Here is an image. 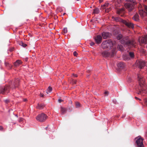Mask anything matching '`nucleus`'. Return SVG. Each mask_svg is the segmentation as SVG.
Segmentation results:
<instances>
[{"label": "nucleus", "instance_id": "1", "mask_svg": "<svg viewBox=\"0 0 147 147\" xmlns=\"http://www.w3.org/2000/svg\"><path fill=\"white\" fill-rule=\"evenodd\" d=\"M120 43L127 46L135 47L136 42L133 39L130 40L128 36H125L120 41Z\"/></svg>", "mask_w": 147, "mask_h": 147}, {"label": "nucleus", "instance_id": "2", "mask_svg": "<svg viewBox=\"0 0 147 147\" xmlns=\"http://www.w3.org/2000/svg\"><path fill=\"white\" fill-rule=\"evenodd\" d=\"M138 78L139 84V87H138L139 92L138 94H141L142 96H144L143 93V88L144 84V79L143 78L142 76L140 74L138 75Z\"/></svg>", "mask_w": 147, "mask_h": 147}, {"label": "nucleus", "instance_id": "3", "mask_svg": "<svg viewBox=\"0 0 147 147\" xmlns=\"http://www.w3.org/2000/svg\"><path fill=\"white\" fill-rule=\"evenodd\" d=\"M115 43L113 42L111 40H107L104 41L101 44V47L103 49L108 48L111 49V47L114 45Z\"/></svg>", "mask_w": 147, "mask_h": 147}, {"label": "nucleus", "instance_id": "4", "mask_svg": "<svg viewBox=\"0 0 147 147\" xmlns=\"http://www.w3.org/2000/svg\"><path fill=\"white\" fill-rule=\"evenodd\" d=\"M48 117L46 115L42 113L39 114L36 117V119L38 121L40 122H44L47 119Z\"/></svg>", "mask_w": 147, "mask_h": 147}, {"label": "nucleus", "instance_id": "5", "mask_svg": "<svg viewBox=\"0 0 147 147\" xmlns=\"http://www.w3.org/2000/svg\"><path fill=\"white\" fill-rule=\"evenodd\" d=\"M115 53V52L114 50H113L111 53H110L107 51H104L102 53V56L105 58L108 57H113Z\"/></svg>", "mask_w": 147, "mask_h": 147}, {"label": "nucleus", "instance_id": "6", "mask_svg": "<svg viewBox=\"0 0 147 147\" xmlns=\"http://www.w3.org/2000/svg\"><path fill=\"white\" fill-rule=\"evenodd\" d=\"M10 87L9 86L5 87L0 86V93L5 94L9 92Z\"/></svg>", "mask_w": 147, "mask_h": 147}, {"label": "nucleus", "instance_id": "7", "mask_svg": "<svg viewBox=\"0 0 147 147\" xmlns=\"http://www.w3.org/2000/svg\"><path fill=\"white\" fill-rule=\"evenodd\" d=\"M144 139L141 137L138 138L136 141V147H144L143 141Z\"/></svg>", "mask_w": 147, "mask_h": 147}, {"label": "nucleus", "instance_id": "8", "mask_svg": "<svg viewBox=\"0 0 147 147\" xmlns=\"http://www.w3.org/2000/svg\"><path fill=\"white\" fill-rule=\"evenodd\" d=\"M145 65V62L143 60L137 61L136 63V66L140 69L142 68Z\"/></svg>", "mask_w": 147, "mask_h": 147}, {"label": "nucleus", "instance_id": "9", "mask_svg": "<svg viewBox=\"0 0 147 147\" xmlns=\"http://www.w3.org/2000/svg\"><path fill=\"white\" fill-rule=\"evenodd\" d=\"M135 4H131L126 3L125 4L124 6L129 12L131 11L134 9V5Z\"/></svg>", "mask_w": 147, "mask_h": 147}, {"label": "nucleus", "instance_id": "10", "mask_svg": "<svg viewBox=\"0 0 147 147\" xmlns=\"http://www.w3.org/2000/svg\"><path fill=\"white\" fill-rule=\"evenodd\" d=\"M123 23L127 27L129 28H134V25L133 24L129 21H127L125 20L123 21Z\"/></svg>", "mask_w": 147, "mask_h": 147}, {"label": "nucleus", "instance_id": "11", "mask_svg": "<svg viewBox=\"0 0 147 147\" xmlns=\"http://www.w3.org/2000/svg\"><path fill=\"white\" fill-rule=\"evenodd\" d=\"M94 39L96 41V43L99 44L101 43L102 40V36L100 35H97L95 37Z\"/></svg>", "mask_w": 147, "mask_h": 147}, {"label": "nucleus", "instance_id": "12", "mask_svg": "<svg viewBox=\"0 0 147 147\" xmlns=\"http://www.w3.org/2000/svg\"><path fill=\"white\" fill-rule=\"evenodd\" d=\"M144 11L143 10L142 11H140L139 13L141 16H144V14L146 13L147 15V6L146 5H144Z\"/></svg>", "mask_w": 147, "mask_h": 147}, {"label": "nucleus", "instance_id": "13", "mask_svg": "<svg viewBox=\"0 0 147 147\" xmlns=\"http://www.w3.org/2000/svg\"><path fill=\"white\" fill-rule=\"evenodd\" d=\"M138 40L140 42L147 43V35H146L144 37L141 38H140Z\"/></svg>", "mask_w": 147, "mask_h": 147}, {"label": "nucleus", "instance_id": "14", "mask_svg": "<svg viewBox=\"0 0 147 147\" xmlns=\"http://www.w3.org/2000/svg\"><path fill=\"white\" fill-rule=\"evenodd\" d=\"M124 13V10L123 8L119 9L117 11V14L120 15V16L122 17L123 16Z\"/></svg>", "mask_w": 147, "mask_h": 147}, {"label": "nucleus", "instance_id": "15", "mask_svg": "<svg viewBox=\"0 0 147 147\" xmlns=\"http://www.w3.org/2000/svg\"><path fill=\"white\" fill-rule=\"evenodd\" d=\"M113 19L116 22H121L123 23V21L124 20L118 17H113Z\"/></svg>", "mask_w": 147, "mask_h": 147}, {"label": "nucleus", "instance_id": "16", "mask_svg": "<svg viewBox=\"0 0 147 147\" xmlns=\"http://www.w3.org/2000/svg\"><path fill=\"white\" fill-rule=\"evenodd\" d=\"M110 35L109 33L103 32L102 33V36L104 39H106L108 38Z\"/></svg>", "mask_w": 147, "mask_h": 147}, {"label": "nucleus", "instance_id": "17", "mask_svg": "<svg viewBox=\"0 0 147 147\" xmlns=\"http://www.w3.org/2000/svg\"><path fill=\"white\" fill-rule=\"evenodd\" d=\"M67 110V109L64 108L62 106L61 107L60 111L61 113V114L63 115L65 113Z\"/></svg>", "mask_w": 147, "mask_h": 147}, {"label": "nucleus", "instance_id": "18", "mask_svg": "<svg viewBox=\"0 0 147 147\" xmlns=\"http://www.w3.org/2000/svg\"><path fill=\"white\" fill-rule=\"evenodd\" d=\"M19 79H16L13 82V85L14 86V88H16L18 86L19 84Z\"/></svg>", "mask_w": 147, "mask_h": 147}, {"label": "nucleus", "instance_id": "19", "mask_svg": "<svg viewBox=\"0 0 147 147\" xmlns=\"http://www.w3.org/2000/svg\"><path fill=\"white\" fill-rule=\"evenodd\" d=\"M22 62L21 61L18 60L16 62L14 63V65L15 67H17L19 66L21 64Z\"/></svg>", "mask_w": 147, "mask_h": 147}, {"label": "nucleus", "instance_id": "20", "mask_svg": "<svg viewBox=\"0 0 147 147\" xmlns=\"http://www.w3.org/2000/svg\"><path fill=\"white\" fill-rule=\"evenodd\" d=\"M139 16L138 13H136L135 15L133 17V19L136 21H138L139 20Z\"/></svg>", "mask_w": 147, "mask_h": 147}, {"label": "nucleus", "instance_id": "21", "mask_svg": "<svg viewBox=\"0 0 147 147\" xmlns=\"http://www.w3.org/2000/svg\"><path fill=\"white\" fill-rule=\"evenodd\" d=\"M45 105L42 104H38V106L36 107L37 109H42L45 107Z\"/></svg>", "mask_w": 147, "mask_h": 147}, {"label": "nucleus", "instance_id": "22", "mask_svg": "<svg viewBox=\"0 0 147 147\" xmlns=\"http://www.w3.org/2000/svg\"><path fill=\"white\" fill-rule=\"evenodd\" d=\"M117 66L119 68H122L124 67L125 65L123 62H120L118 63Z\"/></svg>", "mask_w": 147, "mask_h": 147}, {"label": "nucleus", "instance_id": "23", "mask_svg": "<svg viewBox=\"0 0 147 147\" xmlns=\"http://www.w3.org/2000/svg\"><path fill=\"white\" fill-rule=\"evenodd\" d=\"M123 37V35L121 34H119L116 37L117 39L118 40L122 39Z\"/></svg>", "mask_w": 147, "mask_h": 147}, {"label": "nucleus", "instance_id": "24", "mask_svg": "<svg viewBox=\"0 0 147 147\" xmlns=\"http://www.w3.org/2000/svg\"><path fill=\"white\" fill-rule=\"evenodd\" d=\"M99 12V10L98 8H96L94 9L93 13L94 14H98Z\"/></svg>", "mask_w": 147, "mask_h": 147}, {"label": "nucleus", "instance_id": "25", "mask_svg": "<svg viewBox=\"0 0 147 147\" xmlns=\"http://www.w3.org/2000/svg\"><path fill=\"white\" fill-rule=\"evenodd\" d=\"M109 4L108 3H105L104 5L101 6L102 8L103 9H105L106 7L108 6Z\"/></svg>", "mask_w": 147, "mask_h": 147}, {"label": "nucleus", "instance_id": "26", "mask_svg": "<svg viewBox=\"0 0 147 147\" xmlns=\"http://www.w3.org/2000/svg\"><path fill=\"white\" fill-rule=\"evenodd\" d=\"M19 44L20 45L22 46L23 47H25L27 46L26 44H24L22 41L19 42Z\"/></svg>", "mask_w": 147, "mask_h": 147}, {"label": "nucleus", "instance_id": "27", "mask_svg": "<svg viewBox=\"0 0 147 147\" xmlns=\"http://www.w3.org/2000/svg\"><path fill=\"white\" fill-rule=\"evenodd\" d=\"M76 80L74 79H72L70 83L73 84H76Z\"/></svg>", "mask_w": 147, "mask_h": 147}, {"label": "nucleus", "instance_id": "28", "mask_svg": "<svg viewBox=\"0 0 147 147\" xmlns=\"http://www.w3.org/2000/svg\"><path fill=\"white\" fill-rule=\"evenodd\" d=\"M129 55L131 58H133L134 57V54L133 52H130L129 53Z\"/></svg>", "mask_w": 147, "mask_h": 147}, {"label": "nucleus", "instance_id": "29", "mask_svg": "<svg viewBox=\"0 0 147 147\" xmlns=\"http://www.w3.org/2000/svg\"><path fill=\"white\" fill-rule=\"evenodd\" d=\"M117 47L118 49H119V50H120L121 51L123 50V47L121 45H118V46Z\"/></svg>", "mask_w": 147, "mask_h": 147}, {"label": "nucleus", "instance_id": "30", "mask_svg": "<svg viewBox=\"0 0 147 147\" xmlns=\"http://www.w3.org/2000/svg\"><path fill=\"white\" fill-rule=\"evenodd\" d=\"M140 52H141V53H142V54H143L144 55H146V52L145 50H144L143 49H141L140 50Z\"/></svg>", "mask_w": 147, "mask_h": 147}, {"label": "nucleus", "instance_id": "31", "mask_svg": "<svg viewBox=\"0 0 147 147\" xmlns=\"http://www.w3.org/2000/svg\"><path fill=\"white\" fill-rule=\"evenodd\" d=\"M67 32V29L66 28H64L62 30V33H66Z\"/></svg>", "mask_w": 147, "mask_h": 147}, {"label": "nucleus", "instance_id": "32", "mask_svg": "<svg viewBox=\"0 0 147 147\" xmlns=\"http://www.w3.org/2000/svg\"><path fill=\"white\" fill-rule=\"evenodd\" d=\"M127 1H129L132 2L134 4H136V3L135 0H126Z\"/></svg>", "mask_w": 147, "mask_h": 147}, {"label": "nucleus", "instance_id": "33", "mask_svg": "<svg viewBox=\"0 0 147 147\" xmlns=\"http://www.w3.org/2000/svg\"><path fill=\"white\" fill-rule=\"evenodd\" d=\"M76 107H80V104L79 102H77L76 103Z\"/></svg>", "mask_w": 147, "mask_h": 147}, {"label": "nucleus", "instance_id": "34", "mask_svg": "<svg viewBox=\"0 0 147 147\" xmlns=\"http://www.w3.org/2000/svg\"><path fill=\"white\" fill-rule=\"evenodd\" d=\"M52 88L50 86H49L48 88V91L49 92H51L52 91Z\"/></svg>", "mask_w": 147, "mask_h": 147}, {"label": "nucleus", "instance_id": "35", "mask_svg": "<svg viewBox=\"0 0 147 147\" xmlns=\"http://www.w3.org/2000/svg\"><path fill=\"white\" fill-rule=\"evenodd\" d=\"M73 54L75 56H77L78 54L77 52L76 51H74L73 53Z\"/></svg>", "mask_w": 147, "mask_h": 147}, {"label": "nucleus", "instance_id": "36", "mask_svg": "<svg viewBox=\"0 0 147 147\" xmlns=\"http://www.w3.org/2000/svg\"><path fill=\"white\" fill-rule=\"evenodd\" d=\"M144 101L145 105L147 106V98L145 99Z\"/></svg>", "mask_w": 147, "mask_h": 147}, {"label": "nucleus", "instance_id": "37", "mask_svg": "<svg viewBox=\"0 0 147 147\" xmlns=\"http://www.w3.org/2000/svg\"><path fill=\"white\" fill-rule=\"evenodd\" d=\"M4 101L6 103H8L9 102V100L6 99Z\"/></svg>", "mask_w": 147, "mask_h": 147}, {"label": "nucleus", "instance_id": "38", "mask_svg": "<svg viewBox=\"0 0 147 147\" xmlns=\"http://www.w3.org/2000/svg\"><path fill=\"white\" fill-rule=\"evenodd\" d=\"M23 120V119L22 118H20L19 119V122H21Z\"/></svg>", "mask_w": 147, "mask_h": 147}, {"label": "nucleus", "instance_id": "39", "mask_svg": "<svg viewBox=\"0 0 147 147\" xmlns=\"http://www.w3.org/2000/svg\"><path fill=\"white\" fill-rule=\"evenodd\" d=\"M58 101L59 103H61V102H63V100L61 99H58Z\"/></svg>", "mask_w": 147, "mask_h": 147}, {"label": "nucleus", "instance_id": "40", "mask_svg": "<svg viewBox=\"0 0 147 147\" xmlns=\"http://www.w3.org/2000/svg\"><path fill=\"white\" fill-rule=\"evenodd\" d=\"M94 44V43L93 42H91L90 43V45L91 46H93Z\"/></svg>", "mask_w": 147, "mask_h": 147}, {"label": "nucleus", "instance_id": "41", "mask_svg": "<svg viewBox=\"0 0 147 147\" xmlns=\"http://www.w3.org/2000/svg\"><path fill=\"white\" fill-rule=\"evenodd\" d=\"M105 94L107 95L108 94V91H105V93H104Z\"/></svg>", "mask_w": 147, "mask_h": 147}, {"label": "nucleus", "instance_id": "42", "mask_svg": "<svg viewBox=\"0 0 147 147\" xmlns=\"http://www.w3.org/2000/svg\"><path fill=\"white\" fill-rule=\"evenodd\" d=\"M73 76H74V77H78V76L77 74H73Z\"/></svg>", "mask_w": 147, "mask_h": 147}, {"label": "nucleus", "instance_id": "43", "mask_svg": "<svg viewBox=\"0 0 147 147\" xmlns=\"http://www.w3.org/2000/svg\"><path fill=\"white\" fill-rule=\"evenodd\" d=\"M135 98L136 99V100H141V99L138 98L137 97H135Z\"/></svg>", "mask_w": 147, "mask_h": 147}, {"label": "nucleus", "instance_id": "44", "mask_svg": "<svg viewBox=\"0 0 147 147\" xmlns=\"http://www.w3.org/2000/svg\"><path fill=\"white\" fill-rule=\"evenodd\" d=\"M5 65L6 66H7V65H9V64L8 63L5 62Z\"/></svg>", "mask_w": 147, "mask_h": 147}, {"label": "nucleus", "instance_id": "45", "mask_svg": "<svg viewBox=\"0 0 147 147\" xmlns=\"http://www.w3.org/2000/svg\"><path fill=\"white\" fill-rule=\"evenodd\" d=\"M44 96V95L43 94H42L40 93V96L41 97H43Z\"/></svg>", "mask_w": 147, "mask_h": 147}, {"label": "nucleus", "instance_id": "46", "mask_svg": "<svg viewBox=\"0 0 147 147\" xmlns=\"http://www.w3.org/2000/svg\"><path fill=\"white\" fill-rule=\"evenodd\" d=\"M128 81L129 82H131V78H129L128 79Z\"/></svg>", "mask_w": 147, "mask_h": 147}, {"label": "nucleus", "instance_id": "47", "mask_svg": "<svg viewBox=\"0 0 147 147\" xmlns=\"http://www.w3.org/2000/svg\"><path fill=\"white\" fill-rule=\"evenodd\" d=\"M3 129L2 127L1 126H0V130H2Z\"/></svg>", "mask_w": 147, "mask_h": 147}, {"label": "nucleus", "instance_id": "48", "mask_svg": "<svg viewBox=\"0 0 147 147\" xmlns=\"http://www.w3.org/2000/svg\"><path fill=\"white\" fill-rule=\"evenodd\" d=\"M105 11H106V12H108L109 11V9H105Z\"/></svg>", "mask_w": 147, "mask_h": 147}, {"label": "nucleus", "instance_id": "49", "mask_svg": "<svg viewBox=\"0 0 147 147\" xmlns=\"http://www.w3.org/2000/svg\"><path fill=\"white\" fill-rule=\"evenodd\" d=\"M125 116V115H123L122 117V118H123Z\"/></svg>", "mask_w": 147, "mask_h": 147}, {"label": "nucleus", "instance_id": "50", "mask_svg": "<svg viewBox=\"0 0 147 147\" xmlns=\"http://www.w3.org/2000/svg\"><path fill=\"white\" fill-rule=\"evenodd\" d=\"M23 100L24 101H27V99H24Z\"/></svg>", "mask_w": 147, "mask_h": 147}, {"label": "nucleus", "instance_id": "51", "mask_svg": "<svg viewBox=\"0 0 147 147\" xmlns=\"http://www.w3.org/2000/svg\"><path fill=\"white\" fill-rule=\"evenodd\" d=\"M16 116L17 117H18V115H16Z\"/></svg>", "mask_w": 147, "mask_h": 147}, {"label": "nucleus", "instance_id": "52", "mask_svg": "<svg viewBox=\"0 0 147 147\" xmlns=\"http://www.w3.org/2000/svg\"><path fill=\"white\" fill-rule=\"evenodd\" d=\"M65 14V13H64V14H63V15H64Z\"/></svg>", "mask_w": 147, "mask_h": 147}, {"label": "nucleus", "instance_id": "53", "mask_svg": "<svg viewBox=\"0 0 147 147\" xmlns=\"http://www.w3.org/2000/svg\"><path fill=\"white\" fill-rule=\"evenodd\" d=\"M127 59H125V60H127Z\"/></svg>", "mask_w": 147, "mask_h": 147}, {"label": "nucleus", "instance_id": "54", "mask_svg": "<svg viewBox=\"0 0 147 147\" xmlns=\"http://www.w3.org/2000/svg\"><path fill=\"white\" fill-rule=\"evenodd\" d=\"M77 0V1H79L80 0Z\"/></svg>", "mask_w": 147, "mask_h": 147}, {"label": "nucleus", "instance_id": "55", "mask_svg": "<svg viewBox=\"0 0 147 147\" xmlns=\"http://www.w3.org/2000/svg\"><path fill=\"white\" fill-rule=\"evenodd\" d=\"M47 92V94L48 93L47 92Z\"/></svg>", "mask_w": 147, "mask_h": 147}]
</instances>
